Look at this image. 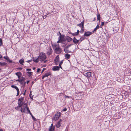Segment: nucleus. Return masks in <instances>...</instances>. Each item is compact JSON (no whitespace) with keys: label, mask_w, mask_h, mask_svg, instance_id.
Returning a JSON list of instances; mask_svg holds the SVG:
<instances>
[{"label":"nucleus","mask_w":131,"mask_h":131,"mask_svg":"<svg viewBox=\"0 0 131 131\" xmlns=\"http://www.w3.org/2000/svg\"><path fill=\"white\" fill-rule=\"evenodd\" d=\"M32 73V72H28L27 73L29 75V76H30L31 75Z\"/></svg>","instance_id":"31"},{"label":"nucleus","mask_w":131,"mask_h":131,"mask_svg":"<svg viewBox=\"0 0 131 131\" xmlns=\"http://www.w3.org/2000/svg\"><path fill=\"white\" fill-rule=\"evenodd\" d=\"M31 69H26V71H30L31 70Z\"/></svg>","instance_id":"45"},{"label":"nucleus","mask_w":131,"mask_h":131,"mask_svg":"<svg viewBox=\"0 0 131 131\" xmlns=\"http://www.w3.org/2000/svg\"><path fill=\"white\" fill-rule=\"evenodd\" d=\"M26 82H25L24 83V85H25V84H26Z\"/></svg>","instance_id":"59"},{"label":"nucleus","mask_w":131,"mask_h":131,"mask_svg":"<svg viewBox=\"0 0 131 131\" xmlns=\"http://www.w3.org/2000/svg\"><path fill=\"white\" fill-rule=\"evenodd\" d=\"M55 127H50L49 130V131H54Z\"/></svg>","instance_id":"16"},{"label":"nucleus","mask_w":131,"mask_h":131,"mask_svg":"<svg viewBox=\"0 0 131 131\" xmlns=\"http://www.w3.org/2000/svg\"><path fill=\"white\" fill-rule=\"evenodd\" d=\"M22 79H20V82L21 83L22 81H24L25 80V79L24 78L22 77Z\"/></svg>","instance_id":"26"},{"label":"nucleus","mask_w":131,"mask_h":131,"mask_svg":"<svg viewBox=\"0 0 131 131\" xmlns=\"http://www.w3.org/2000/svg\"><path fill=\"white\" fill-rule=\"evenodd\" d=\"M60 67L58 66H54L52 68V70L54 71H58L59 70Z\"/></svg>","instance_id":"11"},{"label":"nucleus","mask_w":131,"mask_h":131,"mask_svg":"<svg viewBox=\"0 0 131 131\" xmlns=\"http://www.w3.org/2000/svg\"><path fill=\"white\" fill-rule=\"evenodd\" d=\"M21 75H18V76H17L19 79L20 77L21 76Z\"/></svg>","instance_id":"44"},{"label":"nucleus","mask_w":131,"mask_h":131,"mask_svg":"<svg viewBox=\"0 0 131 131\" xmlns=\"http://www.w3.org/2000/svg\"><path fill=\"white\" fill-rule=\"evenodd\" d=\"M8 61L9 63H12L13 62L12 60L8 59Z\"/></svg>","instance_id":"35"},{"label":"nucleus","mask_w":131,"mask_h":131,"mask_svg":"<svg viewBox=\"0 0 131 131\" xmlns=\"http://www.w3.org/2000/svg\"><path fill=\"white\" fill-rule=\"evenodd\" d=\"M81 26L82 27H84V21H82L81 22Z\"/></svg>","instance_id":"32"},{"label":"nucleus","mask_w":131,"mask_h":131,"mask_svg":"<svg viewBox=\"0 0 131 131\" xmlns=\"http://www.w3.org/2000/svg\"><path fill=\"white\" fill-rule=\"evenodd\" d=\"M92 34V33L90 31H87L85 32L84 35L85 36H86L87 37L90 36Z\"/></svg>","instance_id":"9"},{"label":"nucleus","mask_w":131,"mask_h":131,"mask_svg":"<svg viewBox=\"0 0 131 131\" xmlns=\"http://www.w3.org/2000/svg\"><path fill=\"white\" fill-rule=\"evenodd\" d=\"M84 27H82L81 28V30L80 31V32L81 33H83L84 32Z\"/></svg>","instance_id":"25"},{"label":"nucleus","mask_w":131,"mask_h":131,"mask_svg":"<svg viewBox=\"0 0 131 131\" xmlns=\"http://www.w3.org/2000/svg\"><path fill=\"white\" fill-rule=\"evenodd\" d=\"M19 107H20V106H19L18 105V106H17V107H16L15 108V109H16V110H18Z\"/></svg>","instance_id":"40"},{"label":"nucleus","mask_w":131,"mask_h":131,"mask_svg":"<svg viewBox=\"0 0 131 131\" xmlns=\"http://www.w3.org/2000/svg\"><path fill=\"white\" fill-rule=\"evenodd\" d=\"M52 46L53 49L56 53L59 54L61 52L62 49L59 47L58 45H53Z\"/></svg>","instance_id":"2"},{"label":"nucleus","mask_w":131,"mask_h":131,"mask_svg":"<svg viewBox=\"0 0 131 131\" xmlns=\"http://www.w3.org/2000/svg\"><path fill=\"white\" fill-rule=\"evenodd\" d=\"M11 86L12 88H15L17 90V94L16 96H18L19 94V91L18 88L17 86L14 85H12Z\"/></svg>","instance_id":"6"},{"label":"nucleus","mask_w":131,"mask_h":131,"mask_svg":"<svg viewBox=\"0 0 131 131\" xmlns=\"http://www.w3.org/2000/svg\"><path fill=\"white\" fill-rule=\"evenodd\" d=\"M77 26H79L81 28V26H81V23H80V24H78L77 25Z\"/></svg>","instance_id":"38"},{"label":"nucleus","mask_w":131,"mask_h":131,"mask_svg":"<svg viewBox=\"0 0 131 131\" xmlns=\"http://www.w3.org/2000/svg\"><path fill=\"white\" fill-rule=\"evenodd\" d=\"M19 62L20 64L23 65V63L24 62V59H21L19 61Z\"/></svg>","instance_id":"18"},{"label":"nucleus","mask_w":131,"mask_h":131,"mask_svg":"<svg viewBox=\"0 0 131 131\" xmlns=\"http://www.w3.org/2000/svg\"><path fill=\"white\" fill-rule=\"evenodd\" d=\"M35 69H36V68H35V67H33V70H35Z\"/></svg>","instance_id":"55"},{"label":"nucleus","mask_w":131,"mask_h":131,"mask_svg":"<svg viewBox=\"0 0 131 131\" xmlns=\"http://www.w3.org/2000/svg\"><path fill=\"white\" fill-rule=\"evenodd\" d=\"M65 45H63V47H65Z\"/></svg>","instance_id":"58"},{"label":"nucleus","mask_w":131,"mask_h":131,"mask_svg":"<svg viewBox=\"0 0 131 131\" xmlns=\"http://www.w3.org/2000/svg\"><path fill=\"white\" fill-rule=\"evenodd\" d=\"M67 110V109L66 108H65L62 110L63 111H66Z\"/></svg>","instance_id":"41"},{"label":"nucleus","mask_w":131,"mask_h":131,"mask_svg":"<svg viewBox=\"0 0 131 131\" xmlns=\"http://www.w3.org/2000/svg\"><path fill=\"white\" fill-rule=\"evenodd\" d=\"M104 22H101V25L102 26H103L104 25Z\"/></svg>","instance_id":"42"},{"label":"nucleus","mask_w":131,"mask_h":131,"mask_svg":"<svg viewBox=\"0 0 131 131\" xmlns=\"http://www.w3.org/2000/svg\"><path fill=\"white\" fill-rule=\"evenodd\" d=\"M4 58L5 59V58H6L5 57H4Z\"/></svg>","instance_id":"60"},{"label":"nucleus","mask_w":131,"mask_h":131,"mask_svg":"<svg viewBox=\"0 0 131 131\" xmlns=\"http://www.w3.org/2000/svg\"><path fill=\"white\" fill-rule=\"evenodd\" d=\"M79 40H77L76 38L74 37L73 39V42L75 44H77L79 42Z\"/></svg>","instance_id":"13"},{"label":"nucleus","mask_w":131,"mask_h":131,"mask_svg":"<svg viewBox=\"0 0 131 131\" xmlns=\"http://www.w3.org/2000/svg\"><path fill=\"white\" fill-rule=\"evenodd\" d=\"M8 59H9L8 57H6L5 59H6L7 60H8Z\"/></svg>","instance_id":"50"},{"label":"nucleus","mask_w":131,"mask_h":131,"mask_svg":"<svg viewBox=\"0 0 131 131\" xmlns=\"http://www.w3.org/2000/svg\"><path fill=\"white\" fill-rule=\"evenodd\" d=\"M50 75L49 72L46 73L42 77V79H43L44 78L48 77Z\"/></svg>","instance_id":"14"},{"label":"nucleus","mask_w":131,"mask_h":131,"mask_svg":"<svg viewBox=\"0 0 131 131\" xmlns=\"http://www.w3.org/2000/svg\"><path fill=\"white\" fill-rule=\"evenodd\" d=\"M57 115H61V114L60 112H57Z\"/></svg>","instance_id":"37"},{"label":"nucleus","mask_w":131,"mask_h":131,"mask_svg":"<svg viewBox=\"0 0 131 131\" xmlns=\"http://www.w3.org/2000/svg\"><path fill=\"white\" fill-rule=\"evenodd\" d=\"M24 99V97H21L18 100V105L21 108L23 106L24 104L25 103L23 102Z\"/></svg>","instance_id":"4"},{"label":"nucleus","mask_w":131,"mask_h":131,"mask_svg":"<svg viewBox=\"0 0 131 131\" xmlns=\"http://www.w3.org/2000/svg\"><path fill=\"white\" fill-rule=\"evenodd\" d=\"M65 98H69L70 97L68 96H67V95H65Z\"/></svg>","instance_id":"43"},{"label":"nucleus","mask_w":131,"mask_h":131,"mask_svg":"<svg viewBox=\"0 0 131 131\" xmlns=\"http://www.w3.org/2000/svg\"><path fill=\"white\" fill-rule=\"evenodd\" d=\"M39 60V59H38V57L36 59H34L33 60L36 63L38 62Z\"/></svg>","instance_id":"22"},{"label":"nucleus","mask_w":131,"mask_h":131,"mask_svg":"<svg viewBox=\"0 0 131 131\" xmlns=\"http://www.w3.org/2000/svg\"><path fill=\"white\" fill-rule=\"evenodd\" d=\"M100 15L99 13H98L97 14V20L100 21Z\"/></svg>","instance_id":"21"},{"label":"nucleus","mask_w":131,"mask_h":131,"mask_svg":"<svg viewBox=\"0 0 131 131\" xmlns=\"http://www.w3.org/2000/svg\"><path fill=\"white\" fill-rule=\"evenodd\" d=\"M23 94L24 95H25V92H24V94Z\"/></svg>","instance_id":"56"},{"label":"nucleus","mask_w":131,"mask_h":131,"mask_svg":"<svg viewBox=\"0 0 131 131\" xmlns=\"http://www.w3.org/2000/svg\"><path fill=\"white\" fill-rule=\"evenodd\" d=\"M2 55L0 54V58H2Z\"/></svg>","instance_id":"53"},{"label":"nucleus","mask_w":131,"mask_h":131,"mask_svg":"<svg viewBox=\"0 0 131 131\" xmlns=\"http://www.w3.org/2000/svg\"><path fill=\"white\" fill-rule=\"evenodd\" d=\"M60 116V115H54L52 119L55 121L57 120L59 118Z\"/></svg>","instance_id":"12"},{"label":"nucleus","mask_w":131,"mask_h":131,"mask_svg":"<svg viewBox=\"0 0 131 131\" xmlns=\"http://www.w3.org/2000/svg\"><path fill=\"white\" fill-rule=\"evenodd\" d=\"M57 34H58V35H59L60 36H59V37L60 38V39H61V34L60 32L59 31V32Z\"/></svg>","instance_id":"28"},{"label":"nucleus","mask_w":131,"mask_h":131,"mask_svg":"<svg viewBox=\"0 0 131 131\" xmlns=\"http://www.w3.org/2000/svg\"><path fill=\"white\" fill-rule=\"evenodd\" d=\"M71 46V45H69L66 47L64 49H68V48Z\"/></svg>","instance_id":"34"},{"label":"nucleus","mask_w":131,"mask_h":131,"mask_svg":"<svg viewBox=\"0 0 131 131\" xmlns=\"http://www.w3.org/2000/svg\"><path fill=\"white\" fill-rule=\"evenodd\" d=\"M50 127H54V126H53V124H51V126H50Z\"/></svg>","instance_id":"51"},{"label":"nucleus","mask_w":131,"mask_h":131,"mask_svg":"<svg viewBox=\"0 0 131 131\" xmlns=\"http://www.w3.org/2000/svg\"><path fill=\"white\" fill-rule=\"evenodd\" d=\"M59 60V57L57 56L54 59V63L55 64L57 65L58 64V62Z\"/></svg>","instance_id":"7"},{"label":"nucleus","mask_w":131,"mask_h":131,"mask_svg":"<svg viewBox=\"0 0 131 131\" xmlns=\"http://www.w3.org/2000/svg\"><path fill=\"white\" fill-rule=\"evenodd\" d=\"M29 81H28V80L27 81V82H26V83H27V84H28V83H29Z\"/></svg>","instance_id":"52"},{"label":"nucleus","mask_w":131,"mask_h":131,"mask_svg":"<svg viewBox=\"0 0 131 131\" xmlns=\"http://www.w3.org/2000/svg\"><path fill=\"white\" fill-rule=\"evenodd\" d=\"M7 63L5 62H0V66H4L6 65Z\"/></svg>","instance_id":"19"},{"label":"nucleus","mask_w":131,"mask_h":131,"mask_svg":"<svg viewBox=\"0 0 131 131\" xmlns=\"http://www.w3.org/2000/svg\"><path fill=\"white\" fill-rule=\"evenodd\" d=\"M65 57L67 59H69L70 58L71 56L70 54L67 53L65 55Z\"/></svg>","instance_id":"17"},{"label":"nucleus","mask_w":131,"mask_h":131,"mask_svg":"<svg viewBox=\"0 0 131 131\" xmlns=\"http://www.w3.org/2000/svg\"><path fill=\"white\" fill-rule=\"evenodd\" d=\"M81 38L79 40H80V41H82L83 40H84V39L83 38L82 39H81Z\"/></svg>","instance_id":"48"},{"label":"nucleus","mask_w":131,"mask_h":131,"mask_svg":"<svg viewBox=\"0 0 131 131\" xmlns=\"http://www.w3.org/2000/svg\"><path fill=\"white\" fill-rule=\"evenodd\" d=\"M32 119H33L34 121H36V119L33 116V115H31Z\"/></svg>","instance_id":"33"},{"label":"nucleus","mask_w":131,"mask_h":131,"mask_svg":"<svg viewBox=\"0 0 131 131\" xmlns=\"http://www.w3.org/2000/svg\"><path fill=\"white\" fill-rule=\"evenodd\" d=\"M41 70L39 69V68H38V69H37V72H40V71Z\"/></svg>","instance_id":"36"},{"label":"nucleus","mask_w":131,"mask_h":131,"mask_svg":"<svg viewBox=\"0 0 131 131\" xmlns=\"http://www.w3.org/2000/svg\"><path fill=\"white\" fill-rule=\"evenodd\" d=\"M80 31L79 30H78L77 32H75L72 34L73 36H76L78 35Z\"/></svg>","instance_id":"15"},{"label":"nucleus","mask_w":131,"mask_h":131,"mask_svg":"<svg viewBox=\"0 0 131 131\" xmlns=\"http://www.w3.org/2000/svg\"><path fill=\"white\" fill-rule=\"evenodd\" d=\"M95 19H95V17L94 18V20H93V21H95Z\"/></svg>","instance_id":"54"},{"label":"nucleus","mask_w":131,"mask_h":131,"mask_svg":"<svg viewBox=\"0 0 131 131\" xmlns=\"http://www.w3.org/2000/svg\"><path fill=\"white\" fill-rule=\"evenodd\" d=\"M26 91V90H25V92Z\"/></svg>","instance_id":"61"},{"label":"nucleus","mask_w":131,"mask_h":131,"mask_svg":"<svg viewBox=\"0 0 131 131\" xmlns=\"http://www.w3.org/2000/svg\"><path fill=\"white\" fill-rule=\"evenodd\" d=\"M52 50L51 48H49L47 50V54L48 56H50L52 53Z\"/></svg>","instance_id":"5"},{"label":"nucleus","mask_w":131,"mask_h":131,"mask_svg":"<svg viewBox=\"0 0 131 131\" xmlns=\"http://www.w3.org/2000/svg\"><path fill=\"white\" fill-rule=\"evenodd\" d=\"M17 69L19 70H21L22 69V68H17Z\"/></svg>","instance_id":"39"},{"label":"nucleus","mask_w":131,"mask_h":131,"mask_svg":"<svg viewBox=\"0 0 131 131\" xmlns=\"http://www.w3.org/2000/svg\"><path fill=\"white\" fill-rule=\"evenodd\" d=\"M16 81L19 82H20V79H18Z\"/></svg>","instance_id":"49"},{"label":"nucleus","mask_w":131,"mask_h":131,"mask_svg":"<svg viewBox=\"0 0 131 131\" xmlns=\"http://www.w3.org/2000/svg\"><path fill=\"white\" fill-rule=\"evenodd\" d=\"M1 70V69H0V70Z\"/></svg>","instance_id":"62"},{"label":"nucleus","mask_w":131,"mask_h":131,"mask_svg":"<svg viewBox=\"0 0 131 131\" xmlns=\"http://www.w3.org/2000/svg\"><path fill=\"white\" fill-rule=\"evenodd\" d=\"M61 120L60 119V120L58 122L56 125V126L57 127L59 128L60 126L61 125Z\"/></svg>","instance_id":"10"},{"label":"nucleus","mask_w":131,"mask_h":131,"mask_svg":"<svg viewBox=\"0 0 131 131\" xmlns=\"http://www.w3.org/2000/svg\"><path fill=\"white\" fill-rule=\"evenodd\" d=\"M85 75L87 78H90L91 76V73L90 72H88L85 74Z\"/></svg>","instance_id":"8"},{"label":"nucleus","mask_w":131,"mask_h":131,"mask_svg":"<svg viewBox=\"0 0 131 131\" xmlns=\"http://www.w3.org/2000/svg\"><path fill=\"white\" fill-rule=\"evenodd\" d=\"M67 39L69 41H72V39L70 37H68L67 38Z\"/></svg>","instance_id":"30"},{"label":"nucleus","mask_w":131,"mask_h":131,"mask_svg":"<svg viewBox=\"0 0 131 131\" xmlns=\"http://www.w3.org/2000/svg\"><path fill=\"white\" fill-rule=\"evenodd\" d=\"M0 131H3V130L2 129H0Z\"/></svg>","instance_id":"57"},{"label":"nucleus","mask_w":131,"mask_h":131,"mask_svg":"<svg viewBox=\"0 0 131 131\" xmlns=\"http://www.w3.org/2000/svg\"><path fill=\"white\" fill-rule=\"evenodd\" d=\"M32 61V60H28V61H27V62H31Z\"/></svg>","instance_id":"46"},{"label":"nucleus","mask_w":131,"mask_h":131,"mask_svg":"<svg viewBox=\"0 0 131 131\" xmlns=\"http://www.w3.org/2000/svg\"><path fill=\"white\" fill-rule=\"evenodd\" d=\"M20 110L22 112H24L26 114L29 113L32 115L29 108L27 107L26 103L24 104L23 108H21Z\"/></svg>","instance_id":"1"},{"label":"nucleus","mask_w":131,"mask_h":131,"mask_svg":"<svg viewBox=\"0 0 131 131\" xmlns=\"http://www.w3.org/2000/svg\"><path fill=\"white\" fill-rule=\"evenodd\" d=\"M64 50L66 53H67V54L68 53H69L71 52L69 51L68 49H64Z\"/></svg>","instance_id":"20"},{"label":"nucleus","mask_w":131,"mask_h":131,"mask_svg":"<svg viewBox=\"0 0 131 131\" xmlns=\"http://www.w3.org/2000/svg\"><path fill=\"white\" fill-rule=\"evenodd\" d=\"M15 74L17 76L20 75L21 74V73L20 72H18L15 73Z\"/></svg>","instance_id":"27"},{"label":"nucleus","mask_w":131,"mask_h":131,"mask_svg":"<svg viewBox=\"0 0 131 131\" xmlns=\"http://www.w3.org/2000/svg\"><path fill=\"white\" fill-rule=\"evenodd\" d=\"M63 63V60L61 61L60 62L59 64V66L60 67L61 69H62V67H61V65Z\"/></svg>","instance_id":"24"},{"label":"nucleus","mask_w":131,"mask_h":131,"mask_svg":"<svg viewBox=\"0 0 131 131\" xmlns=\"http://www.w3.org/2000/svg\"><path fill=\"white\" fill-rule=\"evenodd\" d=\"M0 46H2L3 45V42L1 38H0Z\"/></svg>","instance_id":"29"},{"label":"nucleus","mask_w":131,"mask_h":131,"mask_svg":"<svg viewBox=\"0 0 131 131\" xmlns=\"http://www.w3.org/2000/svg\"><path fill=\"white\" fill-rule=\"evenodd\" d=\"M99 28V25H98L96 27L94 28V29L93 30V32H94L96 30H97L98 28Z\"/></svg>","instance_id":"23"},{"label":"nucleus","mask_w":131,"mask_h":131,"mask_svg":"<svg viewBox=\"0 0 131 131\" xmlns=\"http://www.w3.org/2000/svg\"><path fill=\"white\" fill-rule=\"evenodd\" d=\"M38 57V59H39V60L41 61H43L45 60L47 58L45 53L43 52L40 53Z\"/></svg>","instance_id":"3"},{"label":"nucleus","mask_w":131,"mask_h":131,"mask_svg":"<svg viewBox=\"0 0 131 131\" xmlns=\"http://www.w3.org/2000/svg\"><path fill=\"white\" fill-rule=\"evenodd\" d=\"M45 70V68H43L42 69V70L41 72L42 73L43 72V71Z\"/></svg>","instance_id":"47"}]
</instances>
